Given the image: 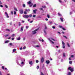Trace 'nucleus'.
<instances>
[{"label":"nucleus","mask_w":75,"mask_h":75,"mask_svg":"<svg viewBox=\"0 0 75 75\" xmlns=\"http://www.w3.org/2000/svg\"><path fill=\"white\" fill-rule=\"evenodd\" d=\"M39 69V66H38L37 67V69Z\"/></svg>","instance_id":"35"},{"label":"nucleus","mask_w":75,"mask_h":75,"mask_svg":"<svg viewBox=\"0 0 75 75\" xmlns=\"http://www.w3.org/2000/svg\"><path fill=\"white\" fill-rule=\"evenodd\" d=\"M37 11V10L35 9L33 10V12H34V13L36 14V11Z\"/></svg>","instance_id":"9"},{"label":"nucleus","mask_w":75,"mask_h":75,"mask_svg":"<svg viewBox=\"0 0 75 75\" xmlns=\"http://www.w3.org/2000/svg\"><path fill=\"white\" fill-rule=\"evenodd\" d=\"M25 11H26V12H27L28 11V10L26 9L25 10Z\"/></svg>","instance_id":"62"},{"label":"nucleus","mask_w":75,"mask_h":75,"mask_svg":"<svg viewBox=\"0 0 75 75\" xmlns=\"http://www.w3.org/2000/svg\"><path fill=\"white\" fill-rule=\"evenodd\" d=\"M69 60H70V61H71V57H69Z\"/></svg>","instance_id":"61"},{"label":"nucleus","mask_w":75,"mask_h":75,"mask_svg":"<svg viewBox=\"0 0 75 75\" xmlns=\"http://www.w3.org/2000/svg\"><path fill=\"white\" fill-rule=\"evenodd\" d=\"M11 14H12V15H13V11H12L11 12Z\"/></svg>","instance_id":"56"},{"label":"nucleus","mask_w":75,"mask_h":75,"mask_svg":"<svg viewBox=\"0 0 75 75\" xmlns=\"http://www.w3.org/2000/svg\"><path fill=\"white\" fill-rule=\"evenodd\" d=\"M36 63H38V60H37L36 61Z\"/></svg>","instance_id":"51"},{"label":"nucleus","mask_w":75,"mask_h":75,"mask_svg":"<svg viewBox=\"0 0 75 75\" xmlns=\"http://www.w3.org/2000/svg\"><path fill=\"white\" fill-rule=\"evenodd\" d=\"M11 40H14V38H12Z\"/></svg>","instance_id":"64"},{"label":"nucleus","mask_w":75,"mask_h":75,"mask_svg":"<svg viewBox=\"0 0 75 75\" xmlns=\"http://www.w3.org/2000/svg\"><path fill=\"white\" fill-rule=\"evenodd\" d=\"M8 42H9V40H6L5 42V44H6V43H8Z\"/></svg>","instance_id":"12"},{"label":"nucleus","mask_w":75,"mask_h":75,"mask_svg":"<svg viewBox=\"0 0 75 75\" xmlns=\"http://www.w3.org/2000/svg\"><path fill=\"white\" fill-rule=\"evenodd\" d=\"M71 72H69L67 75H71Z\"/></svg>","instance_id":"15"},{"label":"nucleus","mask_w":75,"mask_h":75,"mask_svg":"<svg viewBox=\"0 0 75 75\" xmlns=\"http://www.w3.org/2000/svg\"><path fill=\"white\" fill-rule=\"evenodd\" d=\"M63 57H65V53H63Z\"/></svg>","instance_id":"29"},{"label":"nucleus","mask_w":75,"mask_h":75,"mask_svg":"<svg viewBox=\"0 0 75 75\" xmlns=\"http://www.w3.org/2000/svg\"><path fill=\"white\" fill-rule=\"evenodd\" d=\"M32 17V15L30 14L29 15V17Z\"/></svg>","instance_id":"31"},{"label":"nucleus","mask_w":75,"mask_h":75,"mask_svg":"<svg viewBox=\"0 0 75 75\" xmlns=\"http://www.w3.org/2000/svg\"><path fill=\"white\" fill-rule=\"evenodd\" d=\"M58 15L59 16H62L61 14L59 13H58Z\"/></svg>","instance_id":"17"},{"label":"nucleus","mask_w":75,"mask_h":75,"mask_svg":"<svg viewBox=\"0 0 75 75\" xmlns=\"http://www.w3.org/2000/svg\"><path fill=\"white\" fill-rule=\"evenodd\" d=\"M19 11L21 14H23V10L22 9H21L19 10Z\"/></svg>","instance_id":"4"},{"label":"nucleus","mask_w":75,"mask_h":75,"mask_svg":"<svg viewBox=\"0 0 75 75\" xmlns=\"http://www.w3.org/2000/svg\"><path fill=\"white\" fill-rule=\"evenodd\" d=\"M16 40L18 41H19V40H20V37H19V38H17Z\"/></svg>","instance_id":"13"},{"label":"nucleus","mask_w":75,"mask_h":75,"mask_svg":"<svg viewBox=\"0 0 75 75\" xmlns=\"http://www.w3.org/2000/svg\"><path fill=\"white\" fill-rule=\"evenodd\" d=\"M60 19L61 21H64V20L63 19V18H60Z\"/></svg>","instance_id":"14"},{"label":"nucleus","mask_w":75,"mask_h":75,"mask_svg":"<svg viewBox=\"0 0 75 75\" xmlns=\"http://www.w3.org/2000/svg\"><path fill=\"white\" fill-rule=\"evenodd\" d=\"M32 6H33V4H31L30 5V7H32Z\"/></svg>","instance_id":"28"},{"label":"nucleus","mask_w":75,"mask_h":75,"mask_svg":"<svg viewBox=\"0 0 75 75\" xmlns=\"http://www.w3.org/2000/svg\"><path fill=\"white\" fill-rule=\"evenodd\" d=\"M23 7H25V4H23Z\"/></svg>","instance_id":"21"},{"label":"nucleus","mask_w":75,"mask_h":75,"mask_svg":"<svg viewBox=\"0 0 75 75\" xmlns=\"http://www.w3.org/2000/svg\"><path fill=\"white\" fill-rule=\"evenodd\" d=\"M29 63L31 65H33V61L29 62Z\"/></svg>","instance_id":"7"},{"label":"nucleus","mask_w":75,"mask_h":75,"mask_svg":"<svg viewBox=\"0 0 75 75\" xmlns=\"http://www.w3.org/2000/svg\"><path fill=\"white\" fill-rule=\"evenodd\" d=\"M36 7V4H35L33 5V7Z\"/></svg>","instance_id":"33"},{"label":"nucleus","mask_w":75,"mask_h":75,"mask_svg":"<svg viewBox=\"0 0 75 75\" xmlns=\"http://www.w3.org/2000/svg\"><path fill=\"white\" fill-rule=\"evenodd\" d=\"M15 35H14V34H13L12 35L11 37H14Z\"/></svg>","instance_id":"19"},{"label":"nucleus","mask_w":75,"mask_h":75,"mask_svg":"<svg viewBox=\"0 0 75 75\" xmlns=\"http://www.w3.org/2000/svg\"><path fill=\"white\" fill-rule=\"evenodd\" d=\"M29 27V26H26V29H28V28Z\"/></svg>","instance_id":"22"},{"label":"nucleus","mask_w":75,"mask_h":75,"mask_svg":"<svg viewBox=\"0 0 75 75\" xmlns=\"http://www.w3.org/2000/svg\"><path fill=\"white\" fill-rule=\"evenodd\" d=\"M27 3L28 4H31V1L28 2Z\"/></svg>","instance_id":"10"},{"label":"nucleus","mask_w":75,"mask_h":75,"mask_svg":"<svg viewBox=\"0 0 75 75\" xmlns=\"http://www.w3.org/2000/svg\"><path fill=\"white\" fill-rule=\"evenodd\" d=\"M19 26H20V25H21V24L20 23H19Z\"/></svg>","instance_id":"54"},{"label":"nucleus","mask_w":75,"mask_h":75,"mask_svg":"<svg viewBox=\"0 0 75 75\" xmlns=\"http://www.w3.org/2000/svg\"><path fill=\"white\" fill-rule=\"evenodd\" d=\"M36 16L35 15H33V17H35Z\"/></svg>","instance_id":"57"},{"label":"nucleus","mask_w":75,"mask_h":75,"mask_svg":"<svg viewBox=\"0 0 75 75\" xmlns=\"http://www.w3.org/2000/svg\"><path fill=\"white\" fill-rule=\"evenodd\" d=\"M67 45L69 47H70V46L69 45V43H67Z\"/></svg>","instance_id":"25"},{"label":"nucleus","mask_w":75,"mask_h":75,"mask_svg":"<svg viewBox=\"0 0 75 75\" xmlns=\"http://www.w3.org/2000/svg\"><path fill=\"white\" fill-rule=\"evenodd\" d=\"M41 75H44L42 72H41Z\"/></svg>","instance_id":"52"},{"label":"nucleus","mask_w":75,"mask_h":75,"mask_svg":"<svg viewBox=\"0 0 75 75\" xmlns=\"http://www.w3.org/2000/svg\"><path fill=\"white\" fill-rule=\"evenodd\" d=\"M69 63L70 64H72V61H70L69 62Z\"/></svg>","instance_id":"18"},{"label":"nucleus","mask_w":75,"mask_h":75,"mask_svg":"<svg viewBox=\"0 0 75 75\" xmlns=\"http://www.w3.org/2000/svg\"><path fill=\"white\" fill-rule=\"evenodd\" d=\"M49 23H50V24H52V21H50L49 22Z\"/></svg>","instance_id":"55"},{"label":"nucleus","mask_w":75,"mask_h":75,"mask_svg":"<svg viewBox=\"0 0 75 75\" xmlns=\"http://www.w3.org/2000/svg\"><path fill=\"white\" fill-rule=\"evenodd\" d=\"M44 62V58H42L41 59V62Z\"/></svg>","instance_id":"11"},{"label":"nucleus","mask_w":75,"mask_h":75,"mask_svg":"<svg viewBox=\"0 0 75 75\" xmlns=\"http://www.w3.org/2000/svg\"><path fill=\"white\" fill-rule=\"evenodd\" d=\"M62 29L63 30H66V29H65L64 28H62Z\"/></svg>","instance_id":"46"},{"label":"nucleus","mask_w":75,"mask_h":75,"mask_svg":"<svg viewBox=\"0 0 75 75\" xmlns=\"http://www.w3.org/2000/svg\"><path fill=\"white\" fill-rule=\"evenodd\" d=\"M47 17L48 18H50V16L49 15H47Z\"/></svg>","instance_id":"34"},{"label":"nucleus","mask_w":75,"mask_h":75,"mask_svg":"<svg viewBox=\"0 0 75 75\" xmlns=\"http://www.w3.org/2000/svg\"><path fill=\"white\" fill-rule=\"evenodd\" d=\"M14 14H15V15H16V11H14Z\"/></svg>","instance_id":"26"},{"label":"nucleus","mask_w":75,"mask_h":75,"mask_svg":"<svg viewBox=\"0 0 75 75\" xmlns=\"http://www.w3.org/2000/svg\"><path fill=\"white\" fill-rule=\"evenodd\" d=\"M21 65H20L21 67H23V66H24V62H22L21 63Z\"/></svg>","instance_id":"5"},{"label":"nucleus","mask_w":75,"mask_h":75,"mask_svg":"<svg viewBox=\"0 0 75 75\" xmlns=\"http://www.w3.org/2000/svg\"><path fill=\"white\" fill-rule=\"evenodd\" d=\"M0 75H2V74H1V71H0Z\"/></svg>","instance_id":"59"},{"label":"nucleus","mask_w":75,"mask_h":75,"mask_svg":"<svg viewBox=\"0 0 75 75\" xmlns=\"http://www.w3.org/2000/svg\"><path fill=\"white\" fill-rule=\"evenodd\" d=\"M24 14H27V12H26V11H24Z\"/></svg>","instance_id":"24"},{"label":"nucleus","mask_w":75,"mask_h":75,"mask_svg":"<svg viewBox=\"0 0 75 75\" xmlns=\"http://www.w3.org/2000/svg\"><path fill=\"white\" fill-rule=\"evenodd\" d=\"M23 17L24 18H28L29 17V16L28 15H25L23 16Z\"/></svg>","instance_id":"3"},{"label":"nucleus","mask_w":75,"mask_h":75,"mask_svg":"<svg viewBox=\"0 0 75 75\" xmlns=\"http://www.w3.org/2000/svg\"><path fill=\"white\" fill-rule=\"evenodd\" d=\"M48 40H49V41H50V42H51L52 43V44H54V42H53V41H52V40H51V39H50L49 38L48 39Z\"/></svg>","instance_id":"6"},{"label":"nucleus","mask_w":75,"mask_h":75,"mask_svg":"<svg viewBox=\"0 0 75 75\" xmlns=\"http://www.w3.org/2000/svg\"><path fill=\"white\" fill-rule=\"evenodd\" d=\"M9 35H5V37H7V36H8Z\"/></svg>","instance_id":"44"},{"label":"nucleus","mask_w":75,"mask_h":75,"mask_svg":"<svg viewBox=\"0 0 75 75\" xmlns=\"http://www.w3.org/2000/svg\"><path fill=\"white\" fill-rule=\"evenodd\" d=\"M16 51V49H14L13 50V52H14L15 51Z\"/></svg>","instance_id":"27"},{"label":"nucleus","mask_w":75,"mask_h":75,"mask_svg":"<svg viewBox=\"0 0 75 75\" xmlns=\"http://www.w3.org/2000/svg\"><path fill=\"white\" fill-rule=\"evenodd\" d=\"M12 44H12V43H10L9 44L10 45H12Z\"/></svg>","instance_id":"50"},{"label":"nucleus","mask_w":75,"mask_h":75,"mask_svg":"<svg viewBox=\"0 0 75 75\" xmlns=\"http://www.w3.org/2000/svg\"><path fill=\"white\" fill-rule=\"evenodd\" d=\"M52 28H53V29H55V26H52Z\"/></svg>","instance_id":"36"},{"label":"nucleus","mask_w":75,"mask_h":75,"mask_svg":"<svg viewBox=\"0 0 75 75\" xmlns=\"http://www.w3.org/2000/svg\"><path fill=\"white\" fill-rule=\"evenodd\" d=\"M46 64H50V61L49 60H47L46 61Z\"/></svg>","instance_id":"8"},{"label":"nucleus","mask_w":75,"mask_h":75,"mask_svg":"<svg viewBox=\"0 0 75 75\" xmlns=\"http://www.w3.org/2000/svg\"><path fill=\"white\" fill-rule=\"evenodd\" d=\"M59 2H60V3H62V2L61 1V0H59Z\"/></svg>","instance_id":"43"},{"label":"nucleus","mask_w":75,"mask_h":75,"mask_svg":"<svg viewBox=\"0 0 75 75\" xmlns=\"http://www.w3.org/2000/svg\"><path fill=\"white\" fill-rule=\"evenodd\" d=\"M68 70H70L71 72H72V71H74V68L71 67H69L68 68Z\"/></svg>","instance_id":"2"},{"label":"nucleus","mask_w":75,"mask_h":75,"mask_svg":"<svg viewBox=\"0 0 75 75\" xmlns=\"http://www.w3.org/2000/svg\"><path fill=\"white\" fill-rule=\"evenodd\" d=\"M5 13L6 15V16H7L8 15V14H7V12H5Z\"/></svg>","instance_id":"48"},{"label":"nucleus","mask_w":75,"mask_h":75,"mask_svg":"<svg viewBox=\"0 0 75 75\" xmlns=\"http://www.w3.org/2000/svg\"><path fill=\"white\" fill-rule=\"evenodd\" d=\"M33 21H31L30 22V23H33Z\"/></svg>","instance_id":"63"},{"label":"nucleus","mask_w":75,"mask_h":75,"mask_svg":"<svg viewBox=\"0 0 75 75\" xmlns=\"http://www.w3.org/2000/svg\"><path fill=\"white\" fill-rule=\"evenodd\" d=\"M5 7L6 8H8V6H7V5H5Z\"/></svg>","instance_id":"23"},{"label":"nucleus","mask_w":75,"mask_h":75,"mask_svg":"<svg viewBox=\"0 0 75 75\" xmlns=\"http://www.w3.org/2000/svg\"><path fill=\"white\" fill-rule=\"evenodd\" d=\"M59 27L60 28H62V26L61 25H59Z\"/></svg>","instance_id":"42"},{"label":"nucleus","mask_w":75,"mask_h":75,"mask_svg":"<svg viewBox=\"0 0 75 75\" xmlns=\"http://www.w3.org/2000/svg\"><path fill=\"white\" fill-rule=\"evenodd\" d=\"M26 47H25V46L24 47H23V50H25V49Z\"/></svg>","instance_id":"39"},{"label":"nucleus","mask_w":75,"mask_h":75,"mask_svg":"<svg viewBox=\"0 0 75 75\" xmlns=\"http://www.w3.org/2000/svg\"><path fill=\"white\" fill-rule=\"evenodd\" d=\"M23 27H22L21 28V32L23 31Z\"/></svg>","instance_id":"16"},{"label":"nucleus","mask_w":75,"mask_h":75,"mask_svg":"<svg viewBox=\"0 0 75 75\" xmlns=\"http://www.w3.org/2000/svg\"><path fill=\"white\" fill-rule=\"evenodd\" d=\"M74 57V55H71V57L72 58H73V57Z\"/></svg>","instance_id":"45"},{"label":"nucleus","mask_w":75,"mask_h":75,"mask_svg":"<svg viewBox=\"0 0 75 75\" xmlns=\"http://www.w3.org/2000/svg\"><path fill=\"white\" fill-rule=\"evenodd\" d=\"M62 44L63 45H65V43H64V42H62Z\"/></svg>","instance_id":"20"},{"label":"nucleus","mask_w":75,"mask_h":75,"mask_svg":"<svg viewBox=\"0 0 75 75\" xmlns=\"http://www.w3.org/2000/svg\"><path fill=\"white\" fill-rule=\"evenodd\" d=\"M0 4H3V3H2V2H1V1H0Z\"/></svg>","instance_id":"49"},{"label":"nucleus","mask_w":75,"mask_h":75,"mask_svg":"<svg viewBox=\"0 0 75 75\" xmlns=\"http://www.w3.org/2000/svg\"><path fill=\"white\" fill-rule=\"evenodd\" d=\"M51 39L52 40H53V41H55V40L53 39L52 38H51Z\"/></svg>","instance_id":"53"},{"label":"nucleus","mask_w":75,"mask_h":75,"mask_svg":"<svg viewBox=\"0 0 75 75\" xmlns=\"http://www.w3.org/2000/svg\"><path fill=\"white\" fill-rule=\"evenodd\" d=\"M2 68L3 69H4V66H2Z\"/></svg>","instance_id":"47"},{"label":"nucleus","mask_w":75,"mask_h":75,"mask_svg":"<svg viewBox=\"0 0 75 75\" xmlns=\"http://www.w3.org/2000/svg\"><path fill=\"white\" fill-rule=\"evenodd\" d=\"M44 33L45 34H46L47 33H46V32L45 31V30L44 31Z\"/></svg>","instance_id":"41"},{"label":"nucleus","mask_w":75,"mask_h":75,"mask_svg":"<svg viewBox=\"0 0 75 75\" xmlns=\"http://www.w3.org/2000/svg\"><path fill=\"white\" fill-rule=\"evenodd\" d=\"M38 29H37L35 30L34 31H33L32 32V34H36V33H37L36 31H38Z\"/></svg>","instance_id":"1"},{"label":"nucleus","mask_w":75,"mask_h":75,"mask_svg":"<svg viewBox=\"0 0 75 75\" xmlns=\"http://www.w3.org/2000/svg\"><path fill=\"white\" fill-rule=\"evenodd\" d=\"M6 16L7 18H9V16H8V15H6Z\"/></svg>","instance_id":"60"},{"label":"nucleus","mask_w":75,"mask_h":75,"mask_svg":"<svg viewBox=\"0 0 75 75\" xmlns=\"http://www.w3.org/2000/svg\"><path fill=\"white\" fill-rule=\"evenodd\" d=\"M35 47H40V46L38 45H37L35 46Z\"/></svg>","instance_id":"38"},{"label":"nucleus","mask_w":75,"mask_h":75,"mask_svg":"<svg viewBox=\"0 0 75 75\" xmlns=\"http://www.w3.org/2000/svg\"><path fill=\"white\" fill-rule=\"evenodd\" d=\"M23 49V48H22V47H21L20 48V50H22V49Z\"/></svg>","instance_id":"58"},{"label":"nucleus","mask_w":75,"mask_h":75,"mask_svg":"<svg viewBox=\"0 0 75 75\" xmlns=\"http://www.w3.org/2000/svg\"><path fill=\"white\" fill-rule=\"evenodd\" d=\"M65 38H66V39H67V37L65 36L64 35L63 36Z\"/></svg>","instance_id":"32"},{"label":"nucleus","mask_w":75,"mask_h":75,"mask_svg":"<svg viewBox=\"0 0 75 75\" xmlns=\"http://www.w3.org/2000/svg\"><path fill=\"white\" fill-rule=\"evenodd\" d=\"M15 9V11H17L18 10H17V9L16 8H14Z\"/></svg>","instance_id":"37"},{"label":"nucleus","mask_w":75,"mask_h":75,"mask_svg":"<svg viewBox=\"0 0 75 75\" xmlns=\"http://www.w3.org/2000/svg\"><path fill=\"white\" fill-rule=\"evenodd\" d=\"M65 45H63L62 47L63 48H65Z\"/></svg>","instance_id":"30"},{"label":"nucleus","mask_w":75,"mask_h":75,"mask_svg":"<svg viewBox=\"0 0 75 75\" xmlns=\"http://www.w3.org/2000/svg\"><path fill=\"white\" fill-rule=\"evenodd\" d=\"M0 6L1 7H3V6L1 5H0Z\"/></svg>","instance_id":"40"}]
</instances>
